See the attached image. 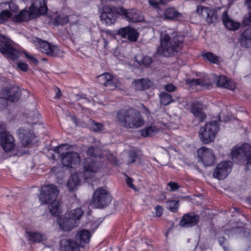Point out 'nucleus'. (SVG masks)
I'll return each mask as SVG.
<instances>
[{"label": "nucleus", "instance_id": "obj_11", "mask_svg": "<svg viewBox=\"0 0 251 251\" xmlns=\"http://www.w3.org/2000/svg\"><path fill=\"white\" fill-rule=\"evenodd\" d=\"M197 153L200 160L205 166L212 165L214 163L215 156L211 149L202 147L198 150Z\"/></svg>", "mask_w": 251, "mask_h": 251}, {"label": "nucleus", "instance_id": "obj_64", "mask_svg": "<svg viewBox=\"0 0 251 251\" xmlns=\"http://www.w3.org/2000/svg\"><path fill=\"white\" fill-rule=\"evenodd\" d=\"M246 251H251V246L247 248Z\"/></svg>", "mask_w": 251, "mask_h": 251}, {"label": "nucleus", "instance_id": "obj_24", "mask_svg": "<svg viewBox=\"0 0 251 251\" xmlns=\"http://www.w3.org/2000/svg\"><path fill=\"white\" fill-rule=\"evenodd\" d=\"M91 234L87 229H82L77 232L75 239L80 247H84L86 244L89 242Z\"/></svg>", "mask_w": 251, "mask_h": 251}, {"label": "nucleus", "instance_id": "obj_2", "mask_svg": "<svg viewBox=\"0 0 251 251\" xmlns=\"http://www.w3.org/2000/svg\"><path fill=\"white\" fill-rule=\"evenodd\" d=\"M116 120L120 125L130 129L140 128L145 124L140 112L134 108L122 109L118 111Z\"/></svg>", "mask_w": 251, "mask_h": 251}, {"label": "nucleus", "instance_id": "obj_59", "mask_svg": "<svg viewBox=\"0 0 251 251\" xmlns=\"http://www.w3.org/2000/svg\"><path fill=\"white\" fill-rule=\"evenodd\" d=\"M109 42L105 39H103V45L105 49H108Z\"/></svg>", "mask_w": 251, "mask_h": 251}, {"label": "nucleus", "instance_id": "obj_37", "mask_svg": "<svg viewBox=\"0 0 251 251\" xmlns=\"http://www.w3.org/2000/svg\"><path fill=\"white\" fill-rule=\"evenodd\" d=\"M159 97L160 103L164 105H167L173 101L171 96L165 92L161 93Z\"/></svg>", "mask_w": 251, "mask_h": 251}, {"label": "nucleus", "instance_id": "obj_39", "mask_svg": "<svg viewBox=\"0 0 251 251\" xmlns=\"http://www.w3.org/2000/svg\"><path fill=\"white\" fill-rule=\"evenodd\" d=\"M12 16V13L8 10H2L0 13V24H2Z\"/></svg>", "mask_w": 251, "mask_h": 251}, {"label": "nucleus", "instance_id": "obj_47", "mask_svg": "<svg viewBox=\"0 0 251 251\" xmlns=\"http://www.w3.org/2000/svg\"><path fill=\"white\" fill-rule=\"evenodd\" d=\"M165 1L166 0H149L150 4L155 8H157L158 5L165 4Z\"/></svg>", "mask_w": 251, "mask_h": 251}, {"label": "nucleus", "instance_id": "obj_7", "mask_svg": "<svg viewBox=\"0 0 251 251\" xmlns=\"http://www.w3.org/2000/svg\"><path fill=\"white\" fill-rule=\"evenodd\" d=\"M112 201V197L108 191L100 187L94 193L91 204L96 208H103L108 206Z\"/></svg>", "mask_w": 251, "mask_h": 251}, {"label": "nucleus", "instance_id": "obj_56", "mask_svg": "<svg viewBox=\"0 0 251 251\" xmlns=\"http://www.w3.org/2000/svg\"><path fill=\"white\" fill-rule=\"evenodd\" d=\"M133 179L131 178L127 177L126 179L127 185L133 189H135L134 185L133 184Z\"/></svg>", "mask_w": 251, "mask_h": 251}, {"label": "nucleus", "instance_id": "obj_17", "mask_svg": "<svg viewBox=\"0 0 251 251\" xmlns=\"http://www.w3.org/2000/svg\"><path fill=\"white\" fill-rule=\"evenodd\" d=\"M0 145L5 151H10L15 147L14 138L10 132L2 133L0 136Z\"/></svg>", "mask_w": 251, "mask_h": 251}, {"label": "nucleus", "instance_id": "obj_60", "mask_svg": "<svg viewBox=\"0 0 251 251\" xmlns=\"http://www.w3.org/2000/svg\"><path fill=\"white\" fill-rule=\"evenodd\" d=\"M66 145H62V146H60L59 147H58L56 150H55V151L56 152H57L58 153H60V151L63 150V148H64V146H65Z\"/></svg>", "mask_w": 251, "mask_h": 251}, {"label": "nucleus", "instance_id": "obj_45", "mask_svg": "<svg viewBox=\"0 0 251 251\" xmlns=\"http://www.w3.org/2000/svg\"><path fill=\"white\" fill-rule=\"evenodd\" d=\"M98 150V148L91 146L88 149L87 153L91 157H96L98 155L97 151Z\"/></svg>", "mask_w": 251, "mask_h": 251}, {"label": "nucleus", "instance_id": "obj_48", "mask_svg": "<svg viewBox=\"0 0 251 251\" xmlns=\"http://www.w3.org/2000/svg\"><path fill=\"white\" fill-rule=\"evenodd\" d=\"M7 100L4 97H0V110L5 109L7 105Z\"/></svg>", "mask_w": 251, "mask_h": 251}, {"label": "nucleus", "instance_id": "obj_51", "mask_svg": "<svg viewBox=\"0 0 251 251\" xmlns=\"http://www.w3.org/2000/svg\"><path fill=\"white\" fill-rule=\"evenodd\" d=\"M225 238L224 237H220L218 238V242L219 244L222 246L225 251H228V248L227 246L225 245Z\"/></svg>", "mask_w": 251, "mask_h": 251}, {"label": "nucleus", "instance_id": "obj_30", "mask_svg": "<svg viewBox=\"0 0 251 251\" xmlns=\"http://www.w3.org/2000/svg\"><path fill=\"white\" fill-rule=\"evenodd\" d=\"M163 16L166 19L172 20H180L182 18V14L173 8L167 9L163 13Z\"/></svg>", "mask_w": 251, "mask_h": 251}, {"label": "nucleus", "instance_id": "obj_38", "mask_svg": "<svg viewBox=\"0 0 251 251\" xmlns=\"http://www.w3.org/2000/svg\"><path fill=\"white\" fill-rule=\"evenodd\" d=\"M69 21L68 17L64 15H59L54 19V23L57 25H63L66 24Z\"/></svg>", "mask_w": 251, "mask_h": 251}, {"label": "nucleus", "instance_id": "obj_6", "mask_svg": "<svg viewBox=\"0 0 251 251\" xmlns=\"http://www.w3.org/2000/svg\"><path fill=\"white\" fill-rule=\"evenodd\" d=\"M13 42L0 33V52L7 59L15 61L20 56V52L12 46Z\"/></svg>", "mask_w": 251, "mask_h": 251}, {"label": "nucleus", "instance_id": "obj_23", "mask_svg": "<svg viewBox=\"0 0 251 251\" xmlns=\"http://www.w3.org/2000/svg\"><path fill=\"white\" fill-rule=\"evenodd\" d=\"M88 179L82 172L75 173L71 175L69 179L67 185L70 190H73L76 186L80 184L82 180H86Z\"/></svg>", "mask_w": 251, "mask_h": 251}, {"label": "nucleus", "instance_id": "obj_22", "mask_svg": "<svg viewBox=\"0 0 251 251\" xmlns=\"http://www.w3.org/2000/svg\"><path fill=\"white\" fill-rule=\"evenodd\" d=\"M17 133L20 139L21 142L24 146L29 145L33 140V134L29 129L20 128L17 131Z\"/></svg>", "mask_w": 251, "mask_h": 251}, {"label": "nucleus", "instance_id": "obj_50", "mask_svg": "<svg viewBox=\"0 0 251 251\" xmlns=\"http://www.w3.org/2000/svg\"><path fill=\"white\" fill-rule=\"evenodd\" d=\"M167 185L170 187V191H176L179 188V186L177 183L172 181L169 182Z\"/></svg>", "mask_w": 251, "mask_h": 251}, {"label": "nucleus", "instance_id": "obj_4", "mask_svg": "<svg viewBox=\"0 0 251 251\" xmlns=\"http://www.w3.org/2000/svg\"><path fill=\"white\" fill-rule=\"evenodd\" d=\"M48 8L46 0H34L29 8L24 10L13 17V20L17 22H26L44 15L47 13Z\"/></svg>", "mask_w": 251, "mask_h": 251}, {"label": "nucleus", "instance_id": "obj_26", "mask_svg": "<svg viewBox=\"0 0 251 251\" xmlns=\"http://www.w3.org/2000/svg\"><path fill=\"white\" fill-rule=\"evenodd\" d=\"M199 220V216L193 214H186L184 215L180 221V225L186 227L196 225Z\"/></svg>", "mask_w": 251, "mask_h": 251}, {"label": "nucleus", "instance_id": "obj_8", "mask_svg": "<svg viewBox=\"0 0 251 251\" xmlns=\"http://www.w3.org/2000/svg\"><path fill=\"white\" fill-rule=\"evenodd\" d=\"M33 42L37 48L43 53L51 57H58L62 55V52L58 48L48 42L38 38H33Z\"/></svg>", "mask_w": 251, "mask_h": 251}, {"label": "nucleus", "instance_id": "obj_16", "mask_svg": "<svg viewBox=\"0 0 251 251\" xmlns=\"http://www.w3.org/2000/svg\"><path fill=\"white\" fill-rule=\"evenodd\" d=\"M1 93L3 97L11 102L17 101L21 96V92L16 86L6 87Z\"/></svg>", "mask_w": 251, "mask_h": 251}, {"label": "nucleus", "instance_id": "obj_12", "mask_svg": "<svg viewBox=\"0 0 251 251\" xmlns=\"http://www.w3.org/2000/svg\"><path fill=\"white\" fill-rule=\"evenodd\" d=\"M232 163L224 161L217 165L213 172V176L219 180L225 179L231 171Z\"/></svg>", "mask_w": 251, "mask_h": 251}, {"label": "nucleus", "instance_id": "obj_15", "mask_svg": "<svg viewBox=\"0 0 251 251\" xmlns=\"http://www.w3.org/2000/svg\"><path fill=\"white\" fill-rule=\"evenodd\" d=\"M117 13L114 8L107 5L103 6L100 17L102 21L107 25L113 24L117 18Z\"/></svg>", "mask_w": 251, "mask_h": 251}, {"label": "nucleus", "instance_id": "obj_63", "mask_svg": "<svg viewBox=\"0 0 251 251\" xmlns=\"http://www.w3.org/2000/svg\"><path fill=\"white\" fill-rule=\"evenodd\" d=\"M25 55L26 57L28 59H29V58H30V56H32L31 55L28 54H27V53H26V52H25Z\"/></svg>", "mask_w": 251, "mask_h": 251}, {"label": "nucleus", "instance_id": "obj_53", "mask_svg": "<svg viewBox=\"0 0 251 251\" xmlns=\"http://www.w3.org/2000/svg\"><path fill=\"white\" fill-rule=\"evenodd\" d=\"M6 130V125L4 123H0V136L2 133H8Z\"/></svg>", "mask_w": 251, "mask_h": 251}, {"label": "nucleus", "instance_id": "obj_52", "mask_svg": "<svg viewBox=\"0 0 251 251\" xmlns=\"http://www.w3.org/2000/svg\"><path fill=\"white\" fill-rule=\"evenodd\" d=\"M155 211L156 216L160 217L163 213V208L162 206L158 205L155 206Z\"/></svg>", "mask_w": 251, "mask_h": 251}, {"label": "nucleus", "instance_id": "obj_9", "mask_svg": "<svg viewBox=\"0 0 251 251\" xmlns=\"http://www.w3.org/2000/svg\"><path fill=\"white\" fill-rule=\"evenodd\" d=\"M230 154L232 159L247 160L248 166H251V146L249 144H244L240 147L235 146Z\"/></svg>", "mask_w": 251, "mask_h": 251}, {"label": "nucleus", "instance_id": "obj_28", "mask_svg": "<svg viewBox=\"0 0 251 251\" xmlns=\"http://www.w3.org/2000/svg\"><path fill=\"white\" fill-rule=\"evenodd\" d=\"M222 21L225 26L228 29L235 30L240 26V24L231 19L228 16L227 11L223 12Z\"/></svg>", "mask_w": 251, "mask_h": 251}, {"label": "nucleus", "instance_id": "obj_44", "mask_svg": "<svg viewBox=\"0 0 251 251\" xmlns=\"http://www.w3.org/2000/svg\"><path fill=\"white\" fill-rule=\"evenodd\" d=\"M196 119H197L200 122H203L206 118V114L203 111L193 114Z\"/></svg>", "mask_w": 251, "mask_h": 251}, {"label": "nucleus", "instance_id": "obj_18", "mask_svg": "<svg viewBox=\"0 0 251 251\" xmlns=\"http://www.w3.org/2000/svg\"><path fill=\"white\" fill-rule=\"evenodd\" d=\"M57 223L60 228L65 231H69L78 226L68 212L64 217H59L57 218Z\"/></svg>", "mask_w": 251, "mask_h": 251}, {"label": "nucleus", "instance_id": "obj_43", "mask_svg": "<svg viewBox=\"0 0 251 251\" xmlns=\"http://www.w3.org/2000/svg\"><path fill=\"white\" fill-rule=\"evenodd\" d=\"M136 61L139 65L149 66L151 63V59L150 57L146 56L143 57L140 60H136Z\"/></svg>", "mask_w": 251, "mask_h": 251}, {"label": "nucleus", "instance_id": "obj_32", "mask_svg": "<svg viewBox=\"0 0 251 251\" xmlns=\"http://www.w3.org/2000/svg\"><path fill=\"white\" fill-rule=\"evenodd\" d=\"M186 83L192 87L200 85L206 88L211 86V83L205 82L203 79L201 78L188 79L186 80Z\"/></svg>", "mask_w": 251, "mask_h": 251}, {"label": "nucleus", "instance_id": "obj_54", "mask_svg": "<svg viewBox=\"0 0 251 251\" xmlns=\"http://www.w3.org/2000/svg\"><path fill=\"white\" fill-rule=\"evenodd\" d=\"M165 89L168 92H173L176 90V87L173 84H169L165 85Z\"/></svg>", "mask_w": 251, "mask_h": 251}, {"label": "nucleus", "instance_id": "obj_21", "mask_svg": "<svg viewBox=\"0 0 251 251\" xmlns=\"http://www.w3.org/2000/svg\"><path fill=\"white\" fill-rule=\"evenodd\" d=\"M117 34L123 38H127L130 42H136L138 36L137 31L129 26L120 28L117 30Z\"/></svg>", "mask_w": 251, "mask_h": 251}, {"label": "nucleus", "instance_id": "obj_35", "mask_svg": "<svg viewBox=\"0 0 251 251\" xmlns=\"http://www.w3.org/2000/svg\"><path fill=\"white\" fill-rule=\"evenodd\" d=\"M29 240L33 242H40L43 238V235L38 232L28 231L26 232Z\"/></svg>", "mask_w": 251, "mask_h": 251}, {"label": "nucleus", "instance_id": "obj_40", "mask_svg": "<svg viewBox=\"0 0 251 251\" xmlns=\"http://www.w3.org/2000/svg\"><path fill=\"white\" fill-rule=\"evenodd\" d=\"M178 202V201L175 200L168 201L167 204L169 210L173 212H176L179 207Z\"/></svg>", "mask_w": 251, "mask_h": 251}, {"label": "nucleus", "instance_id": "obj_10", "mask_svg": "<svg viewBox=\"0 0 251 251\" xmlns=\"http://www.w3.org/2000/svg\"><path fill=\"white\" fill-rule=\"evenodd\" d=\"M82 166L83 170L82 172L88 178H91V176L97 173L100 168V162L91 158L85 159L82 163Z\"/></svg>", "mask_w": 251, "mask_h": 251}, {"label": "nucleus", "instance_id": "obj_19", "mask_svg": "<svg viewBox=\"0 0 251 251\" xmlns=\"http://www.w3.org/2000/svg\"><path fill=\"white\" fill-rule=\"evenodd\" d=\"M98 81L101 85L110 90H113L116 87V79L109 73H103L98 76Z\"/></svg>", "mask_w": 251, "mask_h": 251}, {"label": "nucleus", "instance_id": "obj_14", "mask_svg": "<svg viewBox=\"0 0 251 251\" xmlns=\"http://www.w3.org/2000/svg\"><path fill=\"white\" fill-rule=\"evenodd\" d=\"M62 164L66 167H72L80 161V156L76 152L71 151L62 153L60 156Z\"/></svg>", "mask_w": 251, "mask_h": 251}, {"label": "nucleus", "instance_id": "obj_3", "mask_svg": "<svg viewBox=\"0 0 251 251\" xmlns=\"http://www.w3.org/2000/svg\"><path fill=\"white\" fill-rule=\"evenodd\" d=\"M58 193L57 187L54 185L50 184L42 188L39 196V200L42 204L50 203L49 209L53 216H58L60 212V202L55 200Z\"/></svg>", "mask_w": 251, "mask_h": 251}, {"label": "nucleus", "instance_id": "obj_41", "mask_svg": "<svg viewBox=\"0 0 251 251\" xmlns=\"http://www.w3.org/2000/svg\"><path fill=\"white\" fill-rule=\"evenodd\" d=\"M247 5L251 10V0H247ZM243 24L246 26L251 25V12L244 17Z\"/></svg>", "mask_w": 251, "mask_h": 251}, {"label": "nucleus", "instance_id": "obj_57", "mask_svg": "<svg viewBox=\"0 0 251 251\" xmlns=\"http://www.w3.org/2000/svg\"><path fill=\"white\" fill-rule=\"evenodd\" d=\"M54 90L56 92V95L54 98L56 99H59L61 96V92L60 90L58 87H55Z\"/></svg>", "mask_w": 251, "mask_h": 251}, {"label": "nucleus", "instance_id": "obj_1", "mask_svg": "<svg viewBox=\"0 0 251 251\" xmlns=\"http://www.w3.org/2000/svg\"><path fill=\"white\" fill-rule=\"evenodd\" d=\"M184 37L176 34L173 37L164 34L160 38V44L157 53L165 57L175 55L180 52L183 47Z\"/></svg>", "mask_w": 251, "mask_h": 251}, {"label": "nucleus", "instance_id": "obj_58", "mask_svg": "<svg viewBox=\"0 0 251 251\" xmlns=\"http://www.w3.org/2000/svg\"><path fill=\"white\" fill-rule=\"evenodd\" d=\"M29 60L31 63L37 65L38 63V61L33 56H30Z\"/></svg>", "mask_w": 251, "mask_h": 251}, {"label": "nucleus", "instance_id": "obj_20", "mask_svg": "<svg viewBox=\"0 0 251 251\" xmlns=\"http://www.w3.org/2000/svg\"><path fill=\"white\" fill-rule=\"evenodd\" d=\"M118 12L124 15L126 19L129 22L136 23L141 20L139 11L136 9L126 10L123 7L118 9Z\"/></svg>", "mask_w": 251, "mask_h": 251}, {"label": "nucleus", "instance_id": "obj_49", "mask_svg": "<svg viewBox=\"0 0 251 251\" xmlns=\"http://www.w3.org/2000/svg\"><path fill=\"white\" fill-rule=\"evenodd\" d=\"M17 67L19 70L23 72H26L29 69L27 64L21 62L17 63Z\"/></svg>", "mask_w": 251, "mask_h": 251}, {"label": "nucleus", "instance_id": "obj_5", "mask_svg": "<svg viewBox=\"0 0 251 251\" xmlns=\"http://www.w3.org/2000/svg\"><path fill=\"white\" fill-rule=\"evenodd\" d=\"M219 129V125L216 121L209 122L200 128L199 137L201 141L208 144L213 141Z\"/></svg>", "mask_w": 251, "mask_h": 251}, {"label": "nucleus", "instance_id": "obj_62", "mask_svg": "<svg viewBox=\"0 0 251 251\" xmlns=\"http://www.w3.org/2000/svg\"><path fill=\"white\" fill-rule=\"evenodd\" d=\"M75 97L77 100H79V99L82 98L81 96L79 95H76Z\"/></svg>", "mask_w": 251, "mask_h": 251}, {"label": "nucleus", "instance_id": "obj_61", "mask_svg": "<svg viewBox=\"0 0 251 251\" xmlns=\"http://www.w3.org/2000/svg\"><path fill=\"white\" fill-rule=\"evenodd\" d=\"M38 117H34L31 121L30 122L31 124H34L37 122L38 120L36 119Z\"/></svg>", "mask_w": 251, "mask_h": 251}, {"label": "nucleus", "instance_id": "obj_42", "mask_svg": "<svg viewBox=\"0 0 251 251\" xmlns=\"http://www.w3.org/2000/svg\"><path fill=\"white\" fill-rule=\"evenodd\" d=\"M203 57L204 59L214 63H216L218 61L217 56L212 52H207L204 54Z\"/></svg>", "mask_w": 251, "mask_h": 251}, {"label": "nucleus", "instance_id": "obj_34", "mask_svg": "<svg viewBox=\"0 0 251 251\" xmlns=\"http://www.w3.org/2000/svg\"><path fill=\"white\" fill-rule=\"evenodd\" d=\"M68 213L71 216V218H73V219L76 222V223L78 225L80 218L84 214V211L82 209L81 207H78L72 210Z\"/></svg>", "mask_w": 251, "mask_h": 251}, {"label": "nucleus", "instance_id": "obj_13", "mask_svg": "<svg viewBox=\"0 0 251 251\" xmlns=\"http://www.w3.org/2000/svg\"><path fill=\"white\" fill-rule=\"evenodd\" d=\"M196 12L200 16L205 19L209 25L214 23L217 19L216 12L214 10L204 6H198Z\"/></svg>", "mask_w": 251, "mask_h": 251}, {"label": "nucleus", "instance_id": "obj_25", "mask_svg": "<svg viewBox=\"0 0 251 251\" xmlns=\"http://www.w3.org/2000/svg\"><path fill=\"white\" fill-rule=\"evenodd\" d=\"M80 247L76 241L64 239L60 241L61 251H79Z\"/></svg>", "mask_w": 251, "mask_h": 251}, {"label": "nucleus", "instance_id": "obj_46", "mask_svg": "<svg viewBox=\"0 0 251 251\" xmlns=\"http://www.w3.org/2000/svg\"><path fill=\"white\" fill-rule=\"evenodd\" d=\"M137 157V153L135 151H130L128 153V163L135 162Z\"/></svg>", "mask_w": 251, "mask_h": 251}, {"label": "nucleus", "instance_id": "obj_55", "mask_svg": "<svg viewBox=\"0 0 251 251\" xmlns=\"http://www.w3.org/2000/svg\"><path fill=\"white\" fill-rule=\"evenodd\" d=\"M103 126L102 124L100 123H96L94 125V129L96 131H101L103 129Z\"/></svg>", "mask_w": 251, "mask_h": 251}, {"label": "nucleus", "instance_id": "obj_33", "mask_svg": "<svg viewBox=\"0 0 251 251\" xmlns=\"http://www.w3.org/2000/svg\"><path fill=\"white\" fill-rule=\"evenodd\" d=\"M159 129L154 126H151L145 127L141 130V134L144 137L153 135L154 133L158 132Z\"/></svg>", "mask_w": 251, "mask_h": 251}, {"label": "nucleus", "instance_id": "obj_27", "mask_svg": "<svg viewBox=\"0 0 251 251\" xmlns=\"http://www.w3.org/2000/svg\"><path fill=\"white\" fill-rule=\"evenodd\" d=\"M239 42L243 48H251V26L247 28L240 34Z\"/></svg>", "mask_w": 251, "mask_h": 251}, {"label": "nucleus", "instance_id": "obj_36", "mask_svg": "<svg viewBox=\"0 0 251 251\" xmlns=\"http://www.w3.org/2000/svg\"><path fill=\"white\" fill-rule=\"evenodd\" d=\"M205 106L200 101H194L191 105L190 111L193 114L197 112H200L204 110Z\"/></svg>", "mask_w": 251, "mask_h": 251}, {"label": "nucleus", "instance_id": "obj_29", "mask_svg": "<svg viewBox=\"0 0 251 251\" xmlns=\"http://www.w3.org/2000/svg\"><path fill=\"white\" fill-rule=\"evenodd\" d=\"M217 86L220 87L225 88L233 90L235 88V85L233 82L227 79L224 75L219 76L217 78Z\"/></svg>", "mask_w": 251, "mask_h": 251}, {"label": "nucleus", "instance_id": "obj_31", "mask_svg": "<svg viewBox=\"0 0 251 251\" xmlns=\"http://www.w3.org/2000/svg\"><path fill=\"white\" fill-rule=\"evenodd\" d=\"M132 84L135 90H143L148 89L151 85V81L144 78L134 80Z\"/></svg>", "mask_w": 251, "mask_h": 251}]
</instances>
